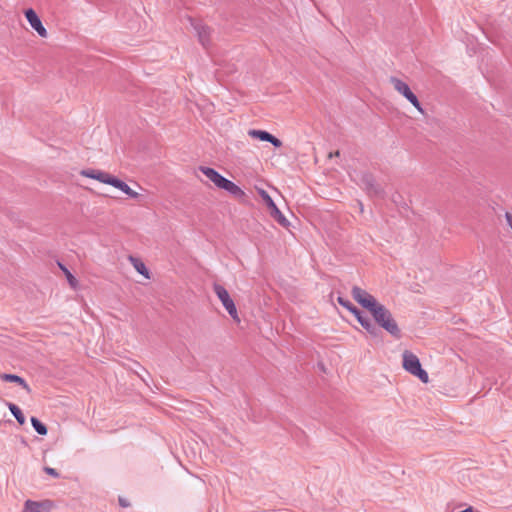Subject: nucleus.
<instances>
[{
  "label": "nucleus",
  "mask_w": 512,
  "mask_h": 512,
  "mask_svg": "<svg viewBox=\"0 0 512 512\" xmlns=\"http://www.w3.org/2000/svg\"><path fill=\"white\" fill-rule=\"evenodd\" d=\"M79 173L83 177L94 179L100 183L110 185L120 190L131 199H139L141 196L140 193L132 189L126 182L103 170L86 168L82 169Z\"/></svg>",
  "instance_id": "f257e3e1"
},
{
  "label": "nucleus",
  "mask_w": 512,
  "mask_h": 512,
  "mask_svg": "<svg viewBox=\"0 0 512 512\" xmlns=\"http://www.w3.org/2000/svg\"><path fill=\"white\" fill-rule=\"evenodd\" d=\"M198 169L206 176L209 181L214 184L216 188L227 191L236 199H243L246 197V193L240 186L223 177L215 169L207 166H200Z\"/></svg>",
  "instance_id": "f03ea898"
},
{
  "label": "nucleus",
  "mask_w": 512,
  "mask_h": 512,
  "mask_svg": "<svg viewBox=\"0 0 512 512\" xmlns=\"http://www.w3.org/2000/svg\"><path fill=\"white\" fill-rule=\"evenodd\" d=\"M370 313L373 315L375 321L391 335L396 337L399 336L400 330L396 321L382 304H379Z\"/></svg>",
  "instance_id": "7ed1b4c3"
},
{
  "label": "nucleus",
  "mask_w": 512,
  "mask_h": 512,
  "mask_svg": "<svg viewBox=\"0 0 512 512\" xmlns=\"http://www.w3.org/2000/svg\"><path fill=\"white\" fill-rule=\"evenodd\" d=\"M403 368L410 374L418 377L423 383L429 381L427 372L422 369L419 358L410 351L403 353Z\"/></svg>",
  "instance_id": "20e7f679"
},
{
  "label": "nucleus",
  "mask_w": 512,
  "mask_h": 512,
  "mask_svg": "<svg viewBox=\"0 0 512 512\" xmlns=\"http://www.w3.org/2000/svg\"><path fill=\"white\" fill-rule=\"evenodd\" d=\"M257 193L262 198L263 202L269 209L270 216L278 222L282 227L288 228L290 226V222L288 219L282 214V212L278 209L275 202L271 198V196L262 188L256 187Z\"/></svg>",
  "instance_id": "39448f33"
},
{
  "label": "nucleus",
  "mask_w": 512,
  "mask_h": 512,
  "mask_svg": "<svg viewBox=\"0 0 512 512\" xmlns=\"http://www.w3.org/2000/svg\"><path fill=\"white\" fill-rule=\"evenodd\" d=\"M390 83L392 84L393 88L403 97H405L407 101H409L420 113H424L417 96L413 93L406 82L399 78L391 77Z\"/></svg>",
  "instance_id": "423d86ee"
},
{
  "label": "nucleus",
  "mask_w": 512,
  "mask_h": 512,
  "mask_svg": "<svg viewBox=\"0 0 512 512\" xmlns=\"http://www.w3.org/2000/svg\"><path fill=\"white\" fill-rule=\"evenodd\" d=\"M214 292L229 313V315L232 317V319L236 323H240V317L238 315L236 306L232 298L230 297L228 291L221 285L216 284L214 285Z\"/></svg>",
  "instance_id": "0eeeda50"
},
{
  "label": "nucleus",
  "mask_w": 512,
  "mask_h": 512,
  "mask_svg": "<svg viewBox=\"0 0 512 512\" xmlns=\"http://www.w3.org/2000/svg\"><path fill=\"white\" fill-rule=\"evenodd\" d=\"M351 293L354 300L369 312L380 304L370 293L360 287H353Z\"/></svg>",
  "instance_id": "6e6552de"
},
{
  "label": "nucleus",
  "mask_w": 512,
  "mask_h": 512,
  "mask_svg": "<svg viewBox=\"0 0 512 512\" xmlns=\"http://www.w3.org/2000/svg\"><path fill=\"white\" fill-rule=\"evenodd\" d=\"M24 15L28 23L30 24L31 28L35 30V32L38 34L41 38H47L48 37V31L44 27L40 17L37 15V13L32 8H28L24 11Z\"/></svg>",
  "instance_id": "1a4fd4ad"
},
{
  "label": "nucleus",
  "mask_w": 512,
  "mask_h": 512,
  "mask_svg": "<svg viewBox=\"0 0 512 512\" xmlns=\"http://www.w3.org/2000/svg\"><path fill=\"white\" fill-rule=\"evenodd\" d=\"M53 504L49 500L32 501L27 500L24 504L22 512H50Z\"/></svg>",
  "instance_id": "9d476101"
},
{
  "label": "nucleus",
  "mask_w": 512,
  "mask_h": 512,
  "mask_svg": "<svg viewBox=\"0 0 512 512\" xmlns=\"http://www.w3.org/2000/svg\"><path fill=\"white\" fill-rule=\"evenodd\" d=\"M248 135L251 138L258 139L260 141L270 142L275 147L282 146V142L278 138L264 130L251 129L248 131Z\"/></svg>",
  "instance_id": "9b49d317"
},
{
  "label": "nucleus",
  "mask_w": 512,
  "mask_h": 512,
  "mask_svg": "<svg viewBox=\"0 0 512 512\" xmlns=\"http://www.w3.org/2000/svg\"><path fill=\"white\" fill-rule=\"evenodd\" d=\"M195 30L201 45L208 47L211 43V29L208 26L199 23L195 25Z\"/></svg>",
  "instance_id": "f8f14e48"
},
{
  "label": "nucleus",
  "mask_w": 512,
  "mask_h": 512,
  "mask_svg": "<svg viewBox=\"0 0 512 512\" xmlns=\"http://www.w3.org/2000/svg\"><path fill=\"white\" fill-rule=\"evenodd\" d=\"M128 260L139 274L143 275L146 279H150L149 270L141 259L129 256Z\"/></svg>",
  "instance_id": "ddd939ff"
},
{
  "label": "nucleus",
  "mask_w": 512,
  "mask_h": 512,
  "mask_svg": "<svg viewBox=\"0 0 512 512\" xmlns=\"http://www.w3.org/2000/svg\"><path fill=\"white\" fill-rule=\"evenodd\" d=\"M358 322L362 325L364 329H366L370 334H376V327L373 325L372 321L364 317L362 314L357 317Z\"/></svg>",
  "instance_id": "4468645a"
},
{
  "label": "nucleus",
  "mask_w": 512,
  "mask_h": 512,
  "mask_svg": "<svg viewBox=\"0 0 512 512\" xmlns=\"http://www.w3.org/2000/svg\"><path fill=\"white\" fill-rule=\"evenodd\" d=\"M2 380L7 382H14L21 385L23 388L29 390L28 384L25 382V380L17 375L14 374H3L1 375Z\"/></svg>",
  "instance_id": "2eb2a0df"
},
{
  "label": "nucleus",
  "mask_w": 512,
  "mask_h": 512,
  "mask_svg": "<svg viewBox=\"0 0 512 512\" xmlns=\"http://www.w3.org/2000/svg\"><path fill=\"white\" fill-rule=\"evenodd\" d=\"M60 269L63 271L66 279L71 288L76 289L78 287V280L72 275V273L61 263L58 264Z\"/></svg>",
  "instance_id": "dca6fc26"
},
{
  "label": "nucleus",
  "mask_w": 512,
  "mask_h": 512,
  "mask_svg": "<svg viewBox=\"0 0 512 512\" xmlns=\"http://www.w3.org/2000/svg\"><path fill=\"white\" fill-rule=\"evenodd\" d=\"M31 424L38 434H40V435L47 434V432H48L47 427L41 421H39L36 417L31 418Z\"/></svg>",
  "instance_id": "f3484780"
},
{
  "label": "nucleus",
  "mask_w": 512,
  "mask_h": 512,
  "mask_svg": "<svg viewBox=\"0 0 512 512\" xmlns=\"http://www.w3.org/2000/svg\"><path fill=\"white\" fill-rule=\"evenodd\" d=\"M9 410L14 415L19 424L22 425L25 423V417L22 411L15 404H9Z\"/></svg>",
  "instance_id": "a211bd4d"
},
{
  "label": "nucleus",
  "mask_w": 512,
  "mask_h": 512,
  "mask_svg": "<svg viewBox=\"0 0 512 512\" xmlns=\"http://www.w3.org/2000/svg\"><path fill=\"white\" fill-rule=\"evenodd\" d=\"M338 303L349 311L353 308V305L348 300H345L342 297L338 298Z\"/></svg>",
  "instance_id": "6ab92c4d"
},
{
  "label": "nucleus",
  "mask_w": 512,
  "mask_h": 512,
  "mask_svg": "<svg viewBox=\"0 0 512 512\" xmlns=\"http://www.w3.org/2000/svg\"><path fill=\"white\" fill-rule=\"evenodd\" d=\"M44 471L55 478L59 477V473L54 468L45 467Z\"/></svg>",
  "instance_id": "aec40b11"
},
{
  "label": "nucleus",
  "mask_w": 512,
  "mask_h": 512,
  "mask_svg": "<svg viewBox=\"0 0 512 512\" xmlns=\"http://www.w3.org/2000/svg\"><path fill=\"white\" fill-rule=\"evenodd\" d=\"M350 312L357 318L359 315H361V312L353 306V308L350 310Z\"/></svg>",
  "instance_id": "412c9836"
},
{
  "label": "nucleus",
  "mask_w": 512,
  "mask_h": 512,
  "mask_svg": "<svg viewBox=\"0 0 512 512\" xmlns=\"http://www.w3.org/2000/svg\"><path fill=\"white\" fill-rule=\"evenodd\" d=\"M506 219H507L508 225L512 229V214L506 213Z\"/></svg>",
  "instance_id": "4be33fe9"
},
{
  "label": "nucleus",
  "mask_w": 512,
  "mask_h": 512,
  "mask_svg": "<svg viewBox=\"0 0 512 512\" xmlns=\"http://www.w3.org/2000/svg\"><path fill=\"white\" fill-rule=\"evenodd\" d=\"M333 156H339V151H336L335 153H333Z\"/></svg>",
  "instance_id": "5701e85b"
},
{
  "label": "nucleus",
  "mask_w": 512,
  "mask_h": 512,
  "mask_svg": "<svg viewBox=\"0 0 512 512\" xmlns=\"http://www.w3.org/2000/svg\"><path fill=\"white\" fill-rule=\"evenodd\" d=\"M333 156H339V151H336L335 153H333Z\"/></svg>",
  "instance_id": "b1692460"
}]
</instances>
